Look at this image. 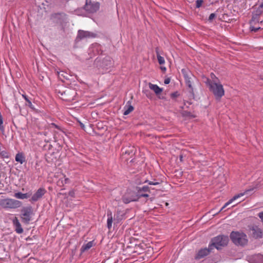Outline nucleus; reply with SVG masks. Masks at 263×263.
Segmentation results:
<instances>
[{
    "instance_id": "nucleus-1",
    "label": "nucleus",
    "mask_w": 263,
    "mask_h": 263,
    "mask_svg": "<svg viewBox=\"0 0 263 263\" xmlns=\"http://www.w3.org/2000/svg\"><path fill=\"white\" fill-rule=\"evenodd\" d=\"M205 84L209 86L210 90L215 96L216 99L220 100L224 95L223 86L220 83H216L209 79H206Z\"/></svg>"
},
{
    "instance_id": "nucleus-2",
    "label": "nucleus",
    "mask_w": 263,
    "mask_h": 263,
    "mask_svg": "<svg viewBox=\"0 0 263 263\" xmlns=\"http://www.w3.org/2000/svg\"><path fill=\"white\" fill-rule=\"evenodd\" d=\"M230 238L232 242L237 246H244L248 243L247 235L243 233L233 231L230 234Z\"/></svg>"
},
{
    "instance_id": "nucleus-3",
    "label": "nucleus",
    "mask_w": 263,
    "mask_h": 263,
    "mask_svg": "<svg viewBox=\"0 0 263 263\" xmlns=\"http://www.w3.org/2000/svg\"><path fill=\"white\" fill-rule=\"evenodd\" d=\"M229 239L228 236L225 235H219L212 239L210 243V249L216 248L217 250L221 249L222 247L227 245Z\"/></svg>"
},
{
    "instance_id": "nucleus-4",
    "label": "nucleus",
    "mask_w": 263,
    "mask_h": 263,
    "mask_svg": "<svg viewBox=\"0 0 263 263\" xmlns=\"http://www.w3.org/2000/svg\"><path fill=\"white\" fill-rule=\"evenodd\" d=\"M22 205L21 202L10 198L0 199V206L4 209H16Z\"/></svg>"
},
{
    "instance_id": "nucleus-5",
    "label": "nucleus",
    "mask_w": 263,
    "mask_h": 263,
    "mask_svg": "<svg viewBox=\"0 0 263 263\" xmlns=\"http://www.w3.org/2000/svg\"><path fill=\"white\" fill-rule=\"evenodd\" d=\"M21 212V218L22 221L26 224H28L31 220V215L33 214L32 207H24L22 209Z\"/></svg>"
},
{
    "instance_id": "nucleus-6",
    "label": "nucleus",
    "mask_w": 263,
    "mask_h": 263,
    "mask_svg": "<svg viewBox=\"0 0 263 263\" xmlns=\"http://www.w3.org/2000/svg\"><path fill=\"white\" fill-rule=\"evenodd\" d=\"M122 201L127 204L130 202L138 201V196L137 192L132 191H127L122 198Z\"/></svg>"
},
{
    "instance_id": "nucleus-7",
    "label": "nucleus",
    "mask_w": 263,
    "mask_h": 263,
    "mask_svg": "<svg viewBox=\"0 0 263 263\" xmlns=\"http://www.w3.org/2000/svg\"><path fill=\"white\" fill-rule=\"evenodd\" d=\"M257 187V185H256L255 186L253 187H250L247 190H246L243 193H241L240 194H238V195H236L234 196L232 198H231L230 200H229L227 202H226L224 205L222 207V208L220 209V212L222 211L225 208L228 206L230 204L232 203L234 200L237 199L239 197L245 195H248L250 192L253 191L255 189H256Z\"/></svg>"
},
{
    "instance_id": "nucleus-8",
    "label": "nucleus",
    "mask_w": 263,
    "mask_h": 263,
    "mask_svg": "<svg viewBox=\"0 0 263 263\" xmlns=\"http://www.w3.org/2000/svg\"><path fill=\"white\" fill-rule=\"evenodd\" d=\"M96 36V35L92 32L80 30L78 31L76 41L79 42L83 39L93 38Z\"/></svg>"
},
{
    "instance_id": "nucleus-9",
    "label": "nucleus",
    "mask_w": 263,
    "mask_h": 263,
    "mask_svg": "<svg viewBox=\"0 0 263 263\" xmlns=\"http://www.w3.org/2000/svg\"><path fill=\"white\" fill-rule=\"evenodd\" d=\"M99 8V4L97 3H92L91 0H86V3L84 9L88 13H94L97 11Z\"/></svg>"
},
{
    "instance_id": "nucleus-10",
    "label": "nucleus",
    "mask_w": 263,
    "mask_h": 263,
    "mask_svg": "<svg viewBox=\"0 0 263 263\" xmlns=\"http://www.w3.org/2000/svg\"><path fill=\"white\" fill-rule=\"evenodd\" d=\"M56 92L57 93H61L63 100L68 101H71L73 100V96H70V95H73L75 93L73 90L67 89L66 90L61 92L60 90L56 89Z\"/></svg>"
},
{
    "instance_id": "nucleus-11",
    "label": "nucleus",
    "mask_w": 263,
    "mask_h": 263,
    "mask_svg": "<svg viewBox=\"0 0 263 263\" xmlns=\"http://www.w3.org/2000/svg\"><path fill=\"white\" fill-rule=\"evenodd\" d=\"M213 249H210V245H209L208 248H205L201 249L198 251L195 258L196 259H200L208 255L212 251Z\"/></svg>"
},
{
    "instance_id": "nucleus-12",
    "label": "nucleus",
    "mask_w": 263,
    "mask_h": 263,
    "mask_svg": "<svg viewBox=\"0 0 263 263\" xmlns=\"http://www.w3.org/2000/svg\"><path fill=\"white\" fill-rule=\"evenodd\" d=\"M103 69L107 70L112 66L111 58L109 56H106L102 60L100 65Z\"/></svg>"
},
{
    "instance_id": "nucleus-13",
    "label": "nucleus",
    "mask_w": 263,
    "mask_h": 263,
    "mask_svg": "<svg viewBox=\"0 0 263 263\" xmlns=\"http://www.w3.org/2000/svg\"><path fill=\"white\" fill-rule=\"evenodd\" d=\"M46 192L44 188H40L31 197V200L33 202L37 201L39 199L41 198L42 196Z\"/></svg>"
},
{
    "instance_id": "nucleus-14",
    "label": "nucleus",
    "mask_w": 263,
    "mask_h": 263,
    "mask_svg": "<svg viewBox=\"0 0 263 263\" xmlns=\"http://www.w3.org/2000/svg\"><path fill=\"white\" fill-rule=\"evenodd\" d=\"M12 223L15 228V232L18 234H22L24 230L22 226L16 217H13L12 219Z\"/></svg>"
},
{
    "instance_id": "nucleus-15",
    "label": "nucleus",
    "mask_w": 263,
    "mask_h": 263,
    "mask_svg": "<svg viewBox=\"0 0 263 263\" xmlns=\"http://www.w3.org/2000/svg\"><path fill=\"white\" fill-rule=\"evenodd\" d=\"M252 235L254 238L256 239L262 238L263 231L260 228H258L257 227H253L252 229Z\"/></svg>"
},
{
    "instance_id": "nucleus-16",
    "label": "nucleus",
    "mask_w": 263,
    "mask_h": 263,
    "mask_svg": "<svg viewBox=\"0 0 263 263\" xmlns=\"http://www.w3.org/2000/svg\"><path fill=\"white\" fill-rule=\"evenodd\" d=\"M263 13V4H261L258 8L253 12L252 19L257 20L258 17Z\"/></svg>"
},
{
    "instance_id": "nucleus-17",
    "label": "nucleus",
    "mask_w": 263,
    "mask_h": 263,
    "mask_svg": "<svg viewBox=\"0 0 263 263\" xmlns=\"http://www.w3.org/2000/svg\"><path fill=\"white\" fill-rule=\"evenodd\" d=\"M184 77L186 85L190 88L189 92L193 96H194L193 88L192 85L191 78H189L187 74H184Z\"/></svg>"
},
{
    "instance_id": "nucleus-18",
    "label": "nucleus",
    "mask_w": 263,
    "mask_h": 263,
    "mask_svg": "<svg viewBox=\"0 0 263 263\" xmlns=\"http://www.w3.org/2000/svg\"><path fill=\"white\" fill-rule=\"evenodd\" d=\"M149 87L151 90H153L156 95H159L162 91V89L156 84L149 83Z\"/></svg>"
},
{
    "instance_id": "nucleus-19",
    "label": "nucleus",
    "mask_w": 263,
    "mask_h": 263,
    "mask_svg": "<svg viewBox=\"0 0 263 263\" xmlns=\"http://www.w3.org/2000/svg\"><path fill=\"white\" fill-rule=\"evenodd\" d=\"M15 161L23 164L26 161L25 157L22 153H18L16 155L15 158Z\"/></svg>"
},
{
    "instance_id": "nucleus-20",
    "label": "nucleus",
    "mask_w": 263,
    "mask_h": 263,
    "mask_svg": "<svg viewBox=\"0 0 263 263\" xmlns=\"http://www.w3.org/2000/svg\"><path fill=\"white\" fill-rule=\"evenodd\" d=\"M93 246V241H91L87 242L86 244H84L81 248V252L83 253L90 249Z\"/></svg>"
},
{
    "instance_id": "nucleus-21",
    "label": "nucleus",
    "mask_w": 263,
    "mask_h": 263,
    "mask_svg": "<svg viewBox=\"0 0 263 263\" xmlns=\"http://www.w3.org/2000/svg\"><path fill=\"white\" fill-rule=\"evenodd\" d=\"M124 112L123 113V115H127L129 114H130L132 111H133L134 107L132 105H131L130 104L126 105L124 106Z\"/></svg>"
},
{
    "instance_id": "nucleus-22",
    "label": "nucleus",
    "mask_w": 263,
    "mask_h": 263,
    "mask_svg": "<svg viewBox=\"0 0 263 263\" xmlns=\"http://www.w3.org/2000/svg\"><path fill=\"white\" fill-rule=\"evenodd\" d=\"M14 197L17 199H24L28 198L29 196L27 193L24 194L21 192H18L15 193Z\"/></svg>"
},
{
    "instance_id": "nucleus-23",
    "label": "nucleus",
    "mask_w": 263,
    "mask_h": 263,
    "mask_svg": "<svg viewBox=\"0 0 263 263\" xmlns=\"http://www.w3.org/2000/svg\"><path fill=\"white\" fill-rule=\"evenodd\" d=\"M112 217L111 215V212L107 213V226L108 229H110L112 227Z\"/></svg>"
},
{
    "instance_id": "nucleus-24",
    "label": "nucleus",
    "mask_w": 263,
    "mask_h": 263,
    "mask_svg": "<svg viewBox=\"0 0 263 263\" xmlns=\"http://www.w3.org/2000/svg\"><path fill=\"white\" fill-rule=\"evenodd\" d=\"M57 73H58V77L61 79L62 81H64L63 79H62V78H63L64 79H68V74L66 73L65 72H64V71H58L57 72Z\"/></svg>"
},
{
    "instance_id": "nucleus-25",
    "label": "nucleus",
    "mask_w": 263,
    "mask_h": 263,
    "mask_svg": "<svg viewBox=\"0 0 263 263\" xmlns=\"http://www.w3.org/2000/svg\"><path fill=\"white\" fill-rule=\"evenodd\" d=\"M69 182V179L68 178H66L64 176L63 178H61L58 181V184L60 186L63 185L64 184H66Z\"/></svg>"
},
{
    "instance_id": "nucleus-26",
    "label": "nucleus",
    "mask_w": 263,
    "mask_h": 263,
    "mask_svg": "<svg viewBox=\"0 0 263 263\" xmlns=\"http://www.w3.org/2000/svg\"><path fill=\"white\" fill-rule=\"evenodd\" d=\"M22 97L24 98L26 101L27 102V105L32 109H35L34 105H32L31 101L29 99L28 97L25 94L22 95Z\"/></svg>"
},
{
    "instance_id": "nucleus-27",
    "label": "nucleus",
    "mask_w": 263,
    "mask_h": 263,
    "mask_svg": "<svg viewBox=\"0 0 263 263\" xmlns=\"http://www.w3.org/2000/svg\"><path fill=\"white\" fill-rule=\"evenodd\" d=\"M156 52L157 53V57L159 63L160 65L163 64L165 62L164 59L163 57L160 56V54H159L158 48L156 49Z\"/></svg>"
},
{
    "instance_id": "nucleus-28",
    "label": "nucleus",
    "mask_w": 263,
    "mask_h": 263,
    "mask_svg": "<svg viewBox=\"0 0 263 263\" xmlns=\"http://www.w3.org/2000/svg\"><path fill=\"white\" fill-rule=\"evenodd\" d=\"M136 190H137V191H139V192H149L150 189H149V187L148 186L145 185V186H143L142 187H136Z\"/></svg>"
},
{
    "instance_id": "nucleus-29",
    "label": "nucleus",
    "mask_w": 263,
    "mask_h": 263,
    "mask_svg": "<svg viewBox=\"0 0 263 263\" xmlns=\"http://www.w3.org/2000/svg\"><path fill=\"white\" fill-rule=\"evenodd\" d=\"M137 196H138V200L139 198L141 197H148L149 195L147 193H142L141 192L137 191Z\"/></svg>"
},
{
    "instance_id": "nucleus-30",
    "label": "nucleus",
    "mask_w": 263,
    "mask_h": 263,
    "mask_svg": "<svg viewBox=\"0 0 263 263\" xmlns=\"http://www.w3.org/2000/svg\"><path fill=\"white\" fill-rule=\"evenodd\" d=\"M255 263H263V255L258 254L256 256Z\"/></svg>"
},
{
    "instance_id": "nucleus-31",
    "label": "nucleus",
    "mask_w": 263,
    "mask_h": 263,
    "mask_svg": "<svg viewBox=\"0 0 263 263\" xmlns=\"http://www.w3.org/2000/svg\"><path fill=\"white\" fill-rule=\"evenodd\" d=\"M144 182H147L149 185H158L160 184L159 182L158 181H151L148 180H145Z\"/></svg>"
},
{
    "instance_id": "nucleus-32",
    "label": "nucleus",
    "mask_w": 263,
    "mask_h": 263,
    "mask_svg": "<svg viewBox=\"0 0 263 263\" xmlns=\"http://www.w3.org/2000/svg\"><path fill=\"white\" fill-rule=\"evenodd\" d=\"M262 29L261 28V27H257V28H255L254 27H250V30L252 32H257L258 30H261Z\"/></svg>"
},
{
    "instance_id": "nucleus-33",
    "label": "nucleus",
    "mask_w": 263,
    "mask_h": 263,
    "mask_svg": "<svg viewBox=\"0 0 263 263\" xmlns=\"http://www.w3.org/2000/svg\"><path fill=\"white\" fill-rule=\"evenodd\" d=\"M179 96V93L178 91H175L171 94V97L172 99H175Z\"/></svg>"
},
{
    "instance_id": "nucleus-34",
    "label": "nucleus",
    "mask_w": 263,
    "mask_h": 263,
    "mask_svg": "<svg viewBox=\"0 0 263 263\" xmlns=\"http://www.w3.org/2000/svg\"><path fill=\"white\" fill-rule=\"evenodd\" d=\"M203 3L202 0H197L196 1V6L197 8H199L201 7Z\"/></svg>"
},
{
    "instance_id": "nucleus-35",
    "label": "nucleus",
    "mask_w": 263,
    "mask_h": 263,
    "mask_svg": "<svg viewBox=\"0 0 263 263\" xmlns=\"http://www.w3.org/2000/svg\"><path fill=\"white\" fill-rule=\"evenodd\" d=\"M216 17V14L215 13H211L209 17V19L208 20L210 21V22H212L213 21V20Z\"/></svg>"
},
{
    "instance_id": "nucleus-36",
    "label": "nucleus",
    "mask_w": 263,
    "mask_h": 263,
    "mask_svg": "<svg viewBox=\"0 0 263 263\" xmlns=\"http://www.w3.org/2000/svg\"><path fill=\"white\" fill-rule=\"evenodd\" d=\"M1 155L4 158H8V154L5 151L1 152Z\"/></svg>"
},
{
    "instance_id": "nucleus-37",
    "label": "nucleus",
    "mask_w": 263,
    "mask_h": 263,
    "mask_svg": "<svg viewBox=\"0 0 263 263\" xmlns=\"http://www.w3.org/2000/svg\"><path fill=\"white\" fill-rule=\"evenodd\" d=\"M3 124V119L1 116H0V129L3 130L4 129V126L2 125Z\"/></svg>"
},
{
    "instance_id": "nucleus-38",
    "label": "nucleus",
    "mask_w": 263,
    "mask_h": 263,
    "mask_svg": "<svg viewBox=\"0 0 263 263\" xmlns=\"http://www.w3.org/2000/svg\"><path fill=\"white\" fill-rule=\"evenodd\" d=\"M91 116L93 118L95 119L96 118V120H97V116H98V113L96 112H92L91 113Z\"/></svg>"
},
{
    "instance_id": "nucleus-39",
    "label": "nucleus",
    "mask_w": 263,
    "mask_h": 263,
    "mask_svg": "<svg viewBox=\"0 0 263 263\" xmlns=\"http://www.w3.org/2000/svg\"><path fill=\"white\" fill-rule=\"evenodd\" d=\"M259 217L261 219V221L263 222V212L258 214Z\"/></svg>"
},
{
    "instance_id": "nucleus-40",
    "label": "nucleus",
    "mask_w": 263,
    "mask_h": 263,
    "mask_svg": "<svg viewBox=\"0 0 263 263\" xmlns=\"http://www.w3.org/2000/svg\"><path fill=\"white\" fill-rule=\"evenodd\" d=\"M78 122H79V123L80 124V125L81 127L83 129L85 130V125H84V124L83 123L81 122L80 121H78Z\"/></svg>"
},
{
    "instance_id": "nucleus-41",
    "label": "nucleus",
    "mask_w": 263,
    "mask_h": 263,
    "mask_svg": "<svg viewBox=\"0 0 263 263\" xmlns=\"http://www.w3.org/2000/svg\"><path fill=\"white\" fill-rule=\"evenodd\" d=\"M164 83L165 84H168L170 83V78H166L164 80Z\"/></svg>"
},
{
    "instance_id": "nucleus-42",
    "label": "nucleus",
    "mask_w": 263,
    "mask_h": 263,
    "mask_svg": "<svg viewBox=\"0 0 263 263\" xmlns=\"http://www.w3.org/2000/svg\"><path fill=\"white\" fill-rule=\"evenodd\" d=\"M69 195L71 196V197H74V192L73 191H69Z\"/></svg>"
},
{
    "instance_id": "nucleus-43",
    "label": "nucleus",
    "mask_w": 263,
    "mask_h": 263,
    "mask_svg": "<svg viewBox=\"0 0 263 263\" xmlns=\"http://www.w3.org/2000/svg\"><path fill=\"white\" fill-rule=\"evenodd\" d=\"M90 129H91L94 133L97 134V133L95 131H94V129L91 127H90L89 129H88V132H89L90 133Z\"/></svg>"
},
{
    "instance_id": "nucleus-44",
    "label": "nucleus",
    "mask_w": 263,
    "mask_h": 263,
    "mask_svg": "<svg viewBox=\"0 0 263 263\" xmlns=\"http://www.w3.org/2000/svg\"><path fill=\"white\" fill-rule=\"evenodd\" d=\"M161 69L162 70H163V71L166 70V68H165V67H161Z\"/></svg>"
},
{
    "instance_id": "nucleus-45",
    "label": "nucleus",
    "mask_w": 263,
    "mask_h": 263,
    "mask_svg": "<svg viewBox=\"0 0 263 263\" xmlns=\"http://www.w3.org/2000/svg\"><path fill=\"white\" fill-rule=\"evenodd\" d=\"M182 159H183V156L182 155H180V161H182Z\"/></svg>"
},
{
    "instance_id": "nucleus-46",
    "label": "nucleus",
    "mask_w": 263,
    "mask_h": 263,
    "mask_svg": "<svg viewBox=\"0 0 263 263\" xmlns=\"http://www.w3.org/2000/svg\"><path fill=\"white\" fill-rule=\"evenodd\" d=\"M149 199H150V200H151V201H152L153 200V198H149Z\"/></svg>"
},
{
    "instance_id": "nucleus-47",
    "label": "nucleus",
    "mask_w": 263,
    "mask_h": 263,
    "mask_svg": "<svg viewBox=\"0 0 263 263\" xmlns=\"http://www.w3.org/2000/svg\"><path fill=\"white\" fill-rule=\"evenodd\" d=\"M263 23V21L260 22V24H262Z\"/></svg>"
},
{
    "instance_id": "nucleus-48",
    "label": "nucleus",
    "mask_w": 263,
    "mask_h": 263,
    "mask_svg": "<svg viewBox=\"0 0 263 263\" xmlns=\"http://www.w3.org/2000/svg\"><path fill=\"white\" fill-rule=\"evenodd\" d=\"M127 104H130L129 101H128Z\"/></svg>"
},
{
    "instance_id": "nucleus-49",
    "label": "nucleus",
    "mask_w": 263,
    "mask_h": 263,
    "mask_svg": "<svg viewBox=\"0 0 263 263\" xmlns=\"http://www.w3.org/2000/svg\"><path fill=\"white\" fill-rule=\"evenodd\" d=\"M102 263H104V262H102Z\"/></svg>"
}]
</instances>
